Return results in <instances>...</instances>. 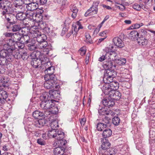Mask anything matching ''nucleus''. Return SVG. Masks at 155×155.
Listing matches in <instances>:
<instances>
[{
    "instance_id": "obj_15",
    "label": "nucleus",
    "mask_w": 155,
    "mask_h": 155,
    "mask_svg": "<svg viewBox=\"0 0 155 155\" xmlns=\"http://www.w3.org/2000/svg\"><path fill=\"white\" fill-rule=\"evenodd\" d=\"M113 42L114 45L118 48H122L124 46V42L119 37H114L113 39Z\"/></svg>"
},
{
    "instance_id": "obj_55",
    "label": "nucleus",
    "mask_w": 155,
    "mask_h": 155,
    "mask_svg": "<svg viewBox=\"0 0 155 155\" xmlns=\"http://www.w3.org/2000/svg\"><path fill=\"white\" fill-rule=\"evenodd\" d=\"M85 37L86 38V41L90 44L92 43V41L91 37L89 34H85Z\"/></svg>"
},
{
    "instance_id": "obj_36",
    "label": "nucleus",
    "mask_w": 155,
    "mask_h": 155,
    "mask_svg": "<svg viewBox=\"0 0 155 155\" xmlns=\"http://www.w3.org/2000/svg\"><path fill=\"white\" fill-rule=\"evenodd\" d=\"M20 41L22 42L26 45L27 44H28V42L32 39H30L29 36L28 35H22Z\"/></svg>"
},
{
    "instance_id": "obj_30",
    "label": "nucleus",
    "mask_w": 155,
    "mask_h": 155,
    "mask_svg": "<svg viewBox=\"0 0 155 155\" xmlns=\"http://www.w3.org/2000/svg\"><path fill=\"white\" fill-rule=\"evenodd\" d=\"M47 121L44 118H39V120L35 122L34 124L35 126L37 127H41L43 126L46 123Z\"/></svg>"
},
{
    "instance_id": "obj_10",
    "label": "nucleus",
    "mask_w": 155,
    "mask_h": 155,
    "mask_svg": "<svg viewBox=\"0 0 155 155\" xmlns=\"http://www.w3.org/2000/svg\"><path fill=\"white\" fill-rule=\"evenodd\" d=\"M38 48L39 49H42L44 52H46L45 54H48L51 48V45H48L46 40L38 43Z\"/></svg>"
},
{
    "instance_id": "obj_44",
    "label": "nucleus",
    "mask_w": 155,
    "mask_h": 155,
    "mask_svg": "<svg viewBox=\"0 0 155 155\" xmlns=\"http://www.w3.org/2000/svg\"><path fill=\"white\" fill-rule=\"evenodd\" d=\"M116 153L115 149L112 148H109L104 152V153L108 155H115Z\"/></svg>"
},
{
    "instance_id": "obj_12",
    "label": "nucleus",
    "mask_w": 155,
    "mask_h": 155,
    "mask_svg": "<svg viewBox=\"0 0 155 155\" xmlns=\"http://www.w3.org/2000/svg\"><path fill=\"white\" fill-rule=\"evenodd\" d=\"M55 101L54 100H51L50 101H47L46 102H41L40 103L41 107L43 109H51L52 107H53L54 105V102Z\"/></svg>"
},
{
    "instance_id": "obj_59",
    "label": "nucleus",
    "mask_w": 155,
    "mask_h": 155,
    "mask_svg": "<svg viewBox=\"0 0 155 155\" xmlns=\"http://www.w3.org/2000/svg\"><path fill=\"white\" fill-rule=\"evenodd\" d=\"M36 1L38 5H44L47 3V0H36Z\"/></svg>"
},
{
    "instance_id": "obj_9",
    "label": "nucleus",
    "mask_w": 155,
    "mask_h": 155,
    "mask_svg": "<svg viewBox=\"0 0 155 155\" xmlns=\"http://www.w3.org/2000/svg\"><path fill=\"white\" fill-rule=\"evenodd\" d=\"M98 2H94L92 6L85 12L84 15L87 16L97 14V6L99 4Z\"/></svg>"
},
{
    "instance_id": "obj_25",
    "label": "nucleus",
    "mask_w": 155,
    "mask_h": 155,
    "mask_svg": "<svg viewBox=\"0 0 155 155\" xmlns=\"http://www.w3.org/2000/svg\"><path fill=\"white\" fill-rule=\"evenodd\" d=\"M7 44H5L4 46L3 49L0 51V59L1 58H5L6 59V62L8 63L7 54L8 51L5 48V46L7 47Z\"/></svg>"
},
{
    "instance_id": "obj_7",
    "label": "nucleus",
    "mask_w": 155,
    "mask_h": 155,
    "mask_svg": "<svg viewBox=\"0 0 155 155\" xmlns=\"http://www.w3.org/2000/svg\"><path fill=\"white\" fill-rule=\"evenodd\" d=\"M3 8V10L2 12L1 13L2 15H5L6 13L12 14L14 12L15 10L11 3L6 0L5 1L4 8Z\"/></svg>"
},
{
    "instance_id": "obj_45",
    "label": "nucleus",
    "mask_w": 155,
    "mask_h": 155,
    "mask_svg": "<svg viewBox=\"0 0 155 155\" xmlns=\"http://www.w3.org/2000/svg\"><path fill=\"white\" fill-rule=\"evenodd\" d=\"M12 27V31L13 32H17L19 31L21 29V27L20 25L19 24H14Z\"/></svg>"
},
{
    "instance_id": "obj_13",
    "label": "nucleus",
    "mask_w": 155,
    "mask_h": 155,
    "mask_svg": "<svg viewBox=\"0 0 155 155\" xmlns=\"http://www.w3.org/2000/svg\"><path fill=\"white\" fill-rule=\"evenodd\" d=\"M103 104L104 106L110 108L115 104L114 101L110 96L107 98H104L102 101Z\"/></svg>"
},
{
    "instance_id": "obj_47",
    "label": "nucleus",
    "mask_w": 155,
    "mask_h": 155,
    "mask_svg": "<svg viewBox=\"0 0 155 155\" xmlns=\"http://www.w3.org/2000/svg\"><path fill=\"white\" fill-rule=\"evenodd\" d=\"M147 31L144 30L142 29L139 33L140 37L139 38H142L143 39H145L147 38Z\"/></svg>"
},
{
    "instance_id": "obj_37",
    "label": "nucleus",
    "mask_w": 155,
    "mask_h": 155,
    "mask_svg": "<svg viewBox=\"0 0 155 155\" xmlns=\"http://www.w3.org/2000/svg\"><path fill=\"white\" fill-rule=\"evenodd\" d=\"M105 83L109 84L112 90H116L119 87V84L118 83L117 81H113V80H112V81L110 82V83Z\"/></svg>"
},
{
    "instance_id": "obj_57",
    "label": "nucleus",
    "mask_w": 155,
    "mask_h": 155,
    "mask_svg": "<svg viewBox=\"0 0 155 155\" xmlns=\"http://www.w3.org/2000/svg\"><path fill=\"white\" fill-rule=\"evenodd\" d=\"M133 8L134 9L137 11H140L141 10L140 3L138 4L137 3H135L133 5Z\"/></svg>"
},
{
    "instance_id": "obj_5",
    "label": "nucleus",
    "mask_w": 155,
    "mask_h": 155,
    "mask_svg": "<svg viewBox=\"0 0 155 155\" xmlns=\"http://www.w3.org/2000/svg\"><path fill=\"white\" fill-rule=\"evenodd\" d=\"M48 136L50 138H55L56 139H63L64 137V133L59 130L51 129L48 132Z\"/></svg>"
},
{
    "instance_id": "obj_60",
    "label": "nucleus",
    "mask_w": 155,
    "mask_h": 155,
    "mask_svg": "<svg viewBox=\"0 0 155 155\" xmlns=\"http://www.w3.org/2000/svg\"><path fill=\"white\" fill-rule=\"evenodd\" d=\"M143 24L142 23H138L135 24L134 25V27L133 26L132 27H133V28L137 29L139 28L140 27L142 26L143 25Z\"/></svg>"
},
{
    "instance_id": "obj_35",
    "label": "nucleus",
    "mask_w": 155,
    "mask_h": 155,
    "mask_svg": "<svg viewBox=\"0 0 155 155\" xmlns=\"http://www.w3.org/2000/svg\"><path fill=\"white\" fill-rule=\"evenodd\" d=\"M24 3V2L23 0H15L13 2L15 7L20 8L21 9L23 7L22 5Z\"/></svg>"
},
{
    "instance_id": "obj_64",
    "label": "nucleus",
    "mask_w": 155,
    "mask_h": 155,
    "mask_svg": "<svg viewBox=\"0 0 155 155\" xmlns=\"http://www.w3.org/2000/svg\"><path fill=\"white\" fill-rule=\"evenodd\" d=\"M105 51L106 52V53L105 54L106 55L108 53L109 54L113 51V50L111 48H110L109 47L106 48H105Z\"/></svg>"
},
{
    "instance_id": "obj_42",
    "label": "nucleus",
    "mask_w": 155,
    "mask_h": 155,
    "mask_svg": "<svg viewBox=\"0 0 155 155\" xmlns=\"http://www.w3.org/2000/svg\"><path fill=\"white\" fill-rule=\"evenodd\" d=\"M138 43L139 45H141L142 46H145L148 43V40L146 38L143 39L142 38H138L137 39Z\"/></svg>"
},
{
    "instance_id": "obj_52",
    "label": "nucleus",
    "mask_w": 155,
    "mask_h": 155,
    "mask_svg": "<svg viewBox=\"0 0 155 155\" xmlns=\"http://www.w3.org/2000/svg\"><path fill=\"white\" fill-rule=\"evenodd\" d=\"M22 34L21 35H28L29 32L28 31V29L27 28H23L21 30Z\"/></svg>"
},
{
    "instance_id": "obj_34",
    "label": "nucleus",
    "mask_w": 155,
    "mask_h": 155,
    "mask_svg": "<svg viewBox=\"0 0 155 155\" xmlns=\"http://www.w3.org/2000/svg\"><path fill=\"white\" fill-rule=\"evenodd\" d=\"M48 93L49 94L51 99L56 98L59 94V91L56 90H50Z\"/></svg>"
},
{
    "instance_id": "obj_54",
    "label": "nucleus",
    "mask_w": 155,
    "mask_h": 155,
    "mask_svg": "<svg viewBox=\"0 0 155 155\" xmlns=\"http://www.w3.org/2000/svg\"><path fill=\"white\" fill-rule=\"evenodd\" d=\"M86 47L83 46L79 50L80 54L81 56L84 55L86 53Z\"/></svg>"
},
{
    "instance_id": "obj_24",
    "label": "nucleus",
    "mask_w": 155,
    "mask_h": 155,
    "mask_svg": "<svg viewBox=\"0 0 155 155\" xmlns=\"http://www.w3.org/2000/svg\"><path fill=\"white\" fill-rule=\"evenodd\" d=\"M106 56L107 57V59L111 60L112 61L118 60V54L117 53L114 51H113L112 52L109 54L108 53L106 55Z\"/></svg>"
},
{
    "instance_id": "obj_3",
    "label": "nucleus",
    "mask_w": 155,
    "mask_h": 155,
    "mask_svg": "<svg viewBox=\"0 0 155 155\" xmlns=\"http://www.w3.org/2000/svg\"><path fill=\"white\" fill-rule=\"evenodd\" d=\"M103 81L104 83H109L112 81L117 75L116 72L111 69H105Z\"/></svg>"
},
{
    "instance_id": "obj_20",
    "label": "nucleus",
    "mask_w": 155,
    "mask_h": 155,
    "mask_svg": "<svg viewBox=\"0 0 155 155\" xmlns=\"http://www.w3.org/2000/svg\"><path fill=\"white\" fill-rule=\"evenodd\" d=\"M21 34L19 33V32L14 33L12 38L13 39H9L8 42V43H9L10 41H11V42H13V44L14 45L15 43L17 42L18 41H20L21 38Z\"/></svg>"
},
{
    "instance_id": "obj_22",
    "label": "nucleus",
    "mask_w": 155,
    "mask_h": 155,
    "mask_svg": "<svg viewBox=\"0 0 155 155\" xmlns=\"http://www.w3.org/2000/svg\"><path fill=\"white\" fill-rule=\"evenodd\" d=\"M110 96L113 99L114 101V100H118L120 99L121 95L119 91L116 90H113Z\"/></svg>"
},
{
    "instance_id": "obj_48",
    "label": "nucleus",
    "mask_w": 155,
    "mask_h": 155,
    "mask_svg": "<svg viewBox=\"0 0 155 155\" xmlns=\"http://www.w3.org/2000/svg\"><path fill=\"white\" fill-rule=\"evenodd\" d=\"M21 58L23 60H26L28 58V56L27 55V52L24 50L21 51Z\"/></svg>"
},
{
    "instance_id": "obj_41",
    "label": "nucleus",
    "mask_w": 155,
    "mask_h": 155,
    "mask_svg": "<svg viewBox=\"0 0 155 155\" xmlns=\"http://www.w3.org/2000/svg\"><path fill=\"white\" fill-rule=\"evenodd\" d=\"M107 127L104 123H98L97 125V129L98 131H101L104 128H106Z\"/></svg>"
},
{
    "instance_id": "obj_43",
    "label": "nucleus",
    "mask_w": 155,
    "mask_h": 155,
    "mask_svg": "<svg viewBox=\"0 0 155 155\" xmlns=\"http://www.w3.org/2000/svg\"><path fill=\"white\" fill-rule=\"evenodd\" d=\"M25 45L22 42L20 41L19 42L18 41L15 43L14 45L15 47V48H17L16 47L17 46L21 50L20 51H22V50H23L22 49L25 47Z\"/></svg>"
},
{
    "instance_id": "obj_23",
    "label": "nucleus",
    "mask_w": 155,
    "mask_h": 155,
    "mask_svg": "<svg viewBox=\"0 0 155 155\" xmlns=\"http://www.w3.org/2000/svg\"><path fill=\"white\" fill-rule=\"evenodd\" d=\"M65 151L64 147H57L54 148L53 150V154L52 155H62Z\"/></svg>"
},
{
    "instance_id": "obj_49",
    "label": "nucleus",
    "mask_w": 155,
    "mask_h": 155,
    "mask_svg": "<svg viewBox=\"0 0 155 155\" xmlns=\"http://www.w3.org/2000/svg\"><path fill=\"white\" fill-rule=\"evenodd\" d=\"M50 126L51 129L58 130L56 129L58 127V122L56 121H53L50 123Z\"/></svg>"
},
{
    "instance_id": "obj_33",
    "label": "nucleus",
    "mask_w": 155,
    "mask_h": 155,
    "mask_svg": "<svg viewBox=\"0 0 155 155\" xmlns=\"http://www.w3.org/2000/svg\"><path fill=\"white\" fill-rule=\"evenodd\" d=\"M70 8L71 11L72 12L71 17L73 19H74L77 15L78 10L76 6L74 5H71L70 6Z\"/></svg>"
},
{
    "instance_id": "obj_28",
    "label": "nucleus",
    "mask_w": 155,
    "mask_h": 155,
    "mask_svg": "<svg viewBox=\"0 0 155 155\" xmlns=\"http://www.w3.org/2000/svg\"><path fill=\"white\" fill-rule=\"evenodd\" d=\"M112 134V131L109 128L104 130L102 134L103 138L101 139H107V138L110 137Z\"/></svg>"
},
{
    "instance_id": "obj_19",
    "label": "nucleus",
    "mask_w": 155,
    "mask_h": 155,
    "mask_svg": "<svg viewBox=\"0 0 155 155\" xmlns=\"http://www.w3.org/2000/svg\"><path fill=\"white\" fill-rule=\"evenodd\" d=\"M35 40L32 39L26 45L28 47V49L31 51H33L38 48V46L36 45Z\"/></svg>"
},
{
    "instance_id": "obj_39",
    "label": "nucleus",
    "mask_w": 155,
    "mask_h": 155,
    "mask_svg": "<svg viewBox=\"0 0 155 155\" xmlns=\"http://www.w3.org/2000/svg\"><path fill=\"white\" fill-rule=\"evenodd\" d=\"M0 95L1 96L2 98L4 99V100L6 101V99L8 97V94L3 88L0 91Z\"/></svg>"
},
{
    "instance_id": "obj_58",
    "label": "nucleus",
    "mask_w": 155,
    "mask_h": 155,
    "mask_svg": "<svg viewBox=\"0 0 155 155\" xmlns=\"http://www.w3.org/2000/svg\"><path fill=\"white\" fill-rule=\"evenodd\" d=\"M37 143L41 145H45L46 144L45 141L41 138L38 139L37 140Z\"/></svg>"
},
{
    "instance_id": "obj_18",
    "label": "nucleus",
    "mask_w": 155,
    "mask_h": 155,
    "mask_svg": "<svg viewBox=\"0 0 155 155\" xmlns=\"http://www.w3.org/2000/svg\"><path fill=\"white\" fill-rule=\"evenodd\" d=\"M103 66L105 69H109L113 67L115 68L116 66L113 64V61L107 59L103 63Z\"/></svg>"
},
{
    "instance_id": "obj_40",
    "label": "nucleus",
    "mask_w": 155,
    "mask_h": 155,
    "mask_svg": "<svg viewBox=\"0 0 155 155\" xmlns=\"http://www.w3.org/2000/svg\"><path fill=\"white\" fill-rule=\"evenodd\" d=\"M25 18L28 19L29 20L33 21L34 20V19L33 18L34 15H35V14H34L31 12H28L26 11L25 13Z\"/></svg>"
},
{
    "instance_id": "obj_51",
    "label": "nucleus",
    "mask_w": 155,
    "mask_h": 155,
    "mask_svg": "<svg viewBox=\"0 0 155 155\" xmlns=\"http://www.w3.org/2000/svg\"><path fill=\"white\" fill-rule=\"evenodd\" d=\"M110 119L107 117H105L102 120V123H104L106 126L108 127L110 126L109 124H110Z\"/></svg>"
},
{
    "instance_id": "obj_2",
    "label": "nucleus",
    "mask_w": 155,
    "mask_h": 155,
    "mask_svg": "<svg viewBox=\"0 0 155 155\" xmlns=\"http://www.w3.org/2000/svg\"><path fill=\"white\" fill-rule=\"evenodd\" d=\"M41 52L40 51H37L35 53L33 52L31 55L30 57L31 60V64L32 66L35 68H37L42 63L43 61L40 58Z\"/></svg>"
},
{
    "instance_id": "obj_27",
    "label": "nucleus",
    "mask_w": 155,
    "mask_h": 155,
    "mask_svg": "<svg viewBox=\"0 0 155 155\" xmlns=\"http://www.w3.org/2000/svg\"><path fill=\"white\" fill-rule=\"evenodd\" d=\"M40 99L41 102H46L52 100L51 99L49 94L47 92L43 93L42 95L40 96Z\"/></svg>"
},
{
    "instance_id": "obj_26",
    "label": "nucleus",
    "mask_w": 155,
    "mask_h": 155,
    "mask_svg": "<svg viewBox=\"0 0 155 155\" xmlns=\"http://www.w3.org/2000/svg\"><path fill=\"white\" fill-rule=\"evenodd\" d=\"M33 117L35 119H39L41 117L44 118L46 115L44 114L43 112L37 110L34 111L32 114Z\"/></svg>"
},
{
    "instance_id": "obj_4",
    "label": "nucleus",
    "mask_w": 155,
    "mask_h": 155,
    "mask_svg": "<svg viewBox=\"0 0 155 155\" xmlns=\"http://www.w3.org/2000/svg\"><path fill=\"white\" fill-rule=\"evenodd\" d=\"M45 70V78H56L55 75L54 74L55 68L54 66L51 65L50 62H47L44 64Z\"/></svg>"
},
{
    "instance_id": "obj_63",
    "label": "nucleus",
    "mask_w": 155,
    "mask_h": 155,
    "mask_svg": "<svg viewBox=\"0 0 155 155\" xmlns=\"http://www.w3.org/2000/svg\"><path fill=\"white\" fill-rule=\"evenodd\" d=\"M107 57L106 56V55L105 54V55H103L101 57H100L99 58L98 61L102 62L105 59L107 60Z\"/></svg>"
},
{
    "instance_id": "obj_21",
    "label": "nucleus",
    "mask_w": 155,
    "mask_h": 155,
    "mask_svg": "<svg viewBox=\"0 0 155 155\" xmlns=\"http://www.w3.org/2000/svg\"><path fill=\"white\" fill-rule=\"evenodd\" d=\"M102 144L101 147L102 150H107L110 148V143L107 139H101Z\"/></svg>"
},
{
    "instance_id": "obj_8",
    "label": "nucleus",
    "mask_w": 155,
    "mask_h": 155,
    "mask_svg": "<svg viewBox=\"0 0 155 155\" xmlns=\"http://www.w3.org/2000/svg\"><path fill=\"white\" fill-rule=\"evenodd\" d=\"M8 14L5 13V15H2L5 16V21L6 23V27L8 29L10 28L11 25L15 24L17 22L16 19H15V17L11 16Z\"/></svg>"
},
{
    "instance_id": "obj_62",
    "label": "nucleus",
    "mask_w": 155,
    "mask_h": 155,
    "mask_svg": "<svg viewBox=\"0 0 155 155\" xmlns=\"http://www.w3.org/2000/svg\"><path fill=\"white\" fill-rule=\"evenodd\" d=\"M14 33L11 32H6L4 34V35L5 37H11L12 38H13V35Z\"/></svg>"
},
{
    "instance_id": "obj_50",
    "label": "nucleus",
    "mask_w": 155,
    "mask_h": 155,
    "mask_svg": "<svg viewBox=\"0 0 155 155\" xmlns=\"http://www.w3.org/2000/svg\"><path fill=\"white\" fill-rule=\"evenodd\" d=\"M98 112L99 114L101 115H108L109 113V112L107 111L105 108L100 109L98 110Z\"/></svg>"
},
{
    "instance_id": "obj_29",
    "label": "nucleus",
    "mask_w": 155,
    "mask_h": 155,
    "mask_svg": "<svg viewBox=\"0 0 155 155\" xmlns=\"http://www.w3.org/2000/svg\"><path fill=\"white\" fill-rule=\"evenodd\" d=\"M16 14L15 19H17L20 21H24L25 19V13L22 11H18Z\"/></svg>"
},
{
    "instance_id": "obj_14",
    "label": "nucleus",
    "mask_w": 155,
    "mask_h": 155,
    "mask_svg": "<svg viewBox=\"0 0 155 155\" xmlns=\"http://www.w3.org/2000/svg\"><path fill=\"white\" fill-rule=\"evenodd\" d=\"M43 11H40L37 12L36 14H35V16L36 17L35 19L38 22H39L38 24L40 26L41 25H42L43 23V20H45V18L46 17V16L43 15Z\"/></svg>"
},
{
    "instance_id": "obj_6",
    "label": "nucleus",
    "mask_w": 155,
    "mask_h": 155,
    "mask_svg": "<svg viewBox=\"0 0 155 155\" xmlns=\"http://www.w3.org/2000/svg\"><path fill=\"white\" fill-rule=\"evenodd\" d=\"M31 33L34 38H36L38 43L45 41L47 39L46 35L45 34H41L38 30L32 31H31Z\"/></svg>"
},
{
    "instance_id": "obj_1",
    "label": "nucleus",
    "mask_w": 155,
    "mask_h": 155,
    "mask_svg": "<svg viewBox=\"0 0 155 155\" xmlns=\"http://www.w3.org/2000/svg\"><path fill=\"white\" fill-rule=\"evenodd\" d=\"M7 47L5 46V48L8 51V61H12L14 58L17 59L21 58V51L18 50L15 52V47L12 42L10 41L9 43H7Z\"/></svg>"
},
{
    "instance_id": "obj_38",
    "label": "nucleus",
    "mask_w": 155,
    "mask_h": 155,
    "mask_svg": "<svg viewBox=\"0 0 155 155\" xmlns=\"http://www.w3.org/2000/svg\"><path fill=\"white\" fill-rule=\"evenodd\" d=\"M63 139H57V141H56V144H58V147H64L65 148V144L67 143V141Z\"/></svg>"
},
{
    "instance_id": "obj_61",
    "label": "nucleus",
    "mask_w": 155,
    "mask_h": 155,
    "mask_svg": "<svg viewBox=\"0 0 155 155\" xmlns=\"http://www.w3.org/2000/svg\"><path fill=\"white\" fill-rule=\"evenodd\" d=\"M7 63L6 62V59L5 58H1L0 59V65H7Z\"/></svg>"
},
{
    "instance_id": "obj_16",
    "label": "nucleus",
    "mask_w": 155,
    "mask_h": 155,
    "mask_svg": "<svg viewBox=\"0 0 155 155\" xmlns=\"http://www.w3.org/2000/svg\"><path fill=\"white\" fill-rule=\"evenodd\" d=\"M26 7L27 10L31 11H33L36 10L38 7V5L36 2H35L26 3Z\"/></svg>"
},
{
    "instance_id": "obj_31",
    "label": "nucleus",
    "mask_w": 155,
    "mask_h": 155,
    "mask_svg": "<svg viewBox=\"0 0 155 155\" xmlns=\"http://www.w3.org/2000/svg\"><path fill=\"white\" fill-rule=\"evenodd\" d=\"M41 28L43 29V32L46 34H48V35L50 36H54L55 35V34L53 32V31L48 27H44L41 25H40Z\"/></svg>"
},
{
    "instance_id": "obj_56",
    "label": "nucleus",
    "mask_w": 155,
    "mask_h": 155,
    "mask_svg": "<svg viewBox=\"0 0 155 155\" xmlns=\"http://www.w3.org/2000/svg\"><path fill=\"white\" fill-rule=\"evenodd\" d=\"M78 27V26L76 25H73L72 27V30L73 31L74 34V35L75 36H76V35L77 34V32H78V28H77V27Z\"/></svg>"
},
{
    "instance_id": "obj_53",
    "label": "nucleus",
    "mask_w": 155,
    "mask_h": 155,
    "mask_svg": "<svg viewBox=\"0 0 155 155\" xmlns=\"http://www.w3.org/2000/svg\"><path fill=\"white\" fill-rule=\"evenodd\" d=\"M51 109V112L53 114H57L58 113V108L55 104L53 107H52Z\"/></svg>"
},
{
    "instance_id": "obj_17",
    "label": "nucleus",
    "mask_w": 155,
    "mask_h": 155,
    "mask_svg": "<svg viewBox=\"0 0 155 155\" xmlns=\"http://www.w3.org/2000/svg\"><path fill=\"white\" fill-rule=\"evenodd\" d=\"M102 90L105 95H108V96H110L113 91L109 84H105L104 85L102 88Z\"/></svg>"
},
{
    "instance_id": "obj_11",
    "label": "nucleus",
    "mask_w": 155,
    "mask_h": 155,
    "mask_svg": "<svg viewBox=\"0 0 155 155\" xmlns=\"http://www.w3.org/2000/svg\"><path fill=\"white\" fill-rule=\"evenodd\" d=\"M45 79L46 81L44 84L45 88L47 89H50L54 87L56 84V78H49L47 77V78H45Z\"/></svg>"
},
{
    "instance_id": "obj_32",
    "label": "nucleus",
    "mask_w": 155,
    "mask_h": 155,
    "mask_svg": "<svg viewBox=\"0 0 155 155\" xmlns=\"http://www.w3.org/2000/svg\"><path fill=\"white\" fill-rule=\"evenodd\" d=\"M139 34L137 31L133 30L131 31L129 35V38L131 40L135 41L137 40L139 38Z\"/></svg>"
},
{
    "instance_id": "obj_46",
    "label": "nucleus",
    "mask_w": 155,
    "mask_h": 155,
    "mask_svg": "<svg viewBox=\"0 0 155 155\" xmlns=\"http://www.w3.org/2000/svg\"><path fill=\"white\" fill-rule=\"evenodd\" d=\"M120 119L117 116L114 117L112 119V123L115 126H118L120 122Z\"/></svg>"
}]
</instances>
